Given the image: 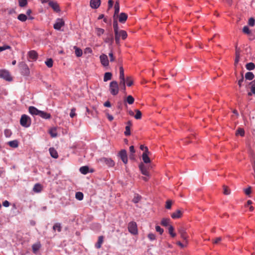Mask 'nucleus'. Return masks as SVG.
I'll list each match as a JSON object with an SVG mask.
<instances>
[{
  "instance_id": "obj_1",
  "label": "nucleus",
  "mask_w": 255,
  "mask_h": 255,
  "mask_svg": "<svg viewBox=\"0 0 255 255\" xmlns=\"http://www.w3.org/2000/svg\"><path fill=\"white\" fill-rule=\"evenodd\" d=\"M120 87L118 82L116 81H113L110 83L109 91L113 96H116L118 94Z\"/></svg>"
},
{
  "instance_id": "obj_2",
  "label": "nucleus",
  "mask_w": 255,
  "mask_h": 255,
  "mask_svg": "<svg viewBox=\"0 0 255 255\" xmlns=\"http://www.w3.org/2000/svg\"><path fill=\"white\" fill-rule=\"evenodd\" d=\"M20 124L23 127H29L31 125L30 117L26 115H22L20 120Z\"/></svg>"
},
{
  "instance_id": "obj_3",
  "label": "nucleus",
  "mask_w": 255,
  "mask_h": 255,
  "mask_svg": "<svg viewBox=\"0 0 255 255\" xmlns=\"http://www.w3.org/2000/svg\"><path fill=\"white\" fill-rule=\"evenodd\" d=\"M19 67L21 70V73L22 75L24 76H28L30 73L29 69L26 65V64L24 62H21L19 64Z\"/></svg>"
},
{
  "instance_id": "obj_4",
  "label": "nucleus",
  "mask_w": 255,
  "mask_h": 255,
  "mask_svg": "<svg viewBox=\"0 0 255 255\" xmlns=\"http://www.w3.org/2000/svg\"><path fill=\"white\" fill-rule=\"evenodd\" d=\"M99 161L102 163L105 164L109 167H114L115 163L111 158L107 157H102L99 159Z\"/></svg>"
},
{
  "instance_id": "obj_5",
  "label": "nucleus",
  "mask_w": 255,
  "mask_h": 255,
  "mask_svg": "<svg viewBox=\"0 0 255 255\" xmlns=\"http://www.w3.org/2000/svg\"><path fill=\"white\" fill-rule=\"evenodd\" d=\"M128 230L132 235H136L137 234V225L134 222H131L128 224Z\"/></svg>"
},
{
  "instance_id": "obj_6",
  "label": "nucleus",
  "mask_w": 255,
  "mask_h": 255,
  "mask_svg": "<svg viewBox=\"0 0 255 255\" xmlns=\"http://www.w3.org/2000/svg\"><path fill=\"white\" fill-rule=\"evenodd\" d=\"M178 231L180 235L181 238L185 241L186 244H187L188 236L186 232V229L183 227H180L178 229Z\"/></svg>"
},
{
  "instance_id": "obj_7",
  "label": "nucleus",
  "mask_w": 255,
  "mask_h": 255,
  "mask_svg": "<svg viewBox=\"0 0 255 255\" xmlns=\"http://www.w3.org/2000/svg\"><path fill=\"white\" fill-rule=\"evenodd\" d=\"M0 77L8 81H11L12 79L8 71L5 70H0Z\"/></svg>"
},
{
  "instance_id": "obj_8",
  "label": "nucleus",
  "mask_w": 255,
  "mask_h": 255,
  "mask_svg": "<svg viewBox=\"0 0 255 255\" xmlns=\"http://www.w3.org/2000/svg\"><path fill=\"white\" fill-rule=\"evenodd\" d=\"M64 21L61 18L57 19L55 23L53 25L55 29L60 30L61 28L64 25Z\"/></svg>"
},
{
  "instance_id": "obj_9",
  "label": "nucleus",
  "mask_w": 255,
  "mask_h": 255,
  "mask_svg": "<svg viewBox=\"0 0 255 255\" xmlns=\"http://www.w3.org/2000/svg\"><path fill=\"white\" fill-rule=\"evenodd\" d=\"M139 168L143 175L146 176H149L148 168L147 165H145L143 163H140L139 165Z\"/></svg>"
},
{
  "instance_id": "obj_10",
  "label": "nucleus",
  "mask_w": 255,
  "mask_h": 255,
  "mask_svg": "<svg viewBox=\"0 0 255 255\" xmlns=\"http://www.w3.org/2000/svg\"><path fill=\"white\" fill-rule=\"evenodd\" d=\"M101 63L104 67L108 66L109 64V61L107 55L102 54L100 56Z\"/></svg>"
},
{
  "instance_id": "obj_11",
  "label": "nucleus",
  "mask_w": 255,
  "mask_h": 255,
  "mask_svg": "<svg viewBox=\"0 0 255 255\" xmlns=\"http://www.w3.org/2000/svg\"><path fill=\"white\" fill-rule=\"evenodd\" d=\"M119 155L123 162L125 164H127L128 162L127 151L125 149H122L120 151Z\"/></svg>"
},
{
  "instance_id": "obj_12",
  "label": "nucleus",
  "mask_w": 255,
  "mask_h": 255,
  "mask_svg": "<svg viewBox=\"0 0 255 255\" xmlns=\"http://www.w3.org/2000/svg\"><path fill=\"white\" fill-rule=\"evenodd\" d=\"M149 152L148 148H146V151H144L142 155V158L145 163H149L150 162V159L148 156Z\"/></svg>"
},
{
  "instance_id": "obj_13",
  "label": "nucleus",
  "mask_w": 255,
  "mask_h": 255,
  "mask_svg": "<svg viewBox=\"0 0 255 255\" xmlns=\"http://www.w3.org/2000/svg\"><path fill=\"white\" fill-rule=\"evenodd\" d=\"M183 211L181 209H178L171 215L172 218L174 219H178L182 217L183 215Z\"/></svg>"
},
{
  "instance_id": "obj_14",
  "label": "nucleus",
  "mask_w": 255,
  "mask_h": 255,
  "mask_svg": "<svg viewBox=\"0 0 255 255\" xmlns=\"http://www.w3.org/2000/svg\"><path fill=\"white\" fill-rule=\"evenodd\" d=\"M49 5L52 8V9L56 11L59 12L60 11L59 6L56 2L50 1L48 3Z\"/></svg>"
},
{
  "instance_id": "obj_15",
  "label": "nucleus",
  "mask_w": 255,
  "mask_h": 255,
  "mask_svg": "<svg viewBox=\"0 0 255 255\" xmlns=\"http://www.w3.org/2000/svg\"><path fill=\"white\" fill-rule=\"evenodd\" d=\"M101 4V0H91L90 5L93 8H98Z\"/></svg>"
},
{
  "instance_id": "obj_16",
  "label": "nucleus",
  "mask_w": 255,
  "mask_h": 255,
  "mask_svg": "<svg viewBox=\"0 0 255 255\" xmlns=\"http://www.w3.org/2000/svg\"><path fill=\"white\" fill-rule=\"evenodd\" d=\"M28 111L29 113L32 115H38L40 113V111L38 110L37 108L33 106H30L29 107Z\"/></svg>"
},
{
  "instance_id": "obj_17",
  "label": "nucleus",
  "mask_w": 255,
  "mask_h": 255,
  "mask_svg": "<svg viewBox=\"0 0 255 255\" xmlns=\"http://www.w3.org/2000/svg\"><path fill=\"white\" fill-rule=\"evenodd\" d=\"M29 58L33 60H36L37 58L38 54L34 50H31L28 53Z\"/></svg>"
},
{
  "instance_id": "obj_18",
  "label": "nucleus",
  "mask_w": 255,
  "mask_h": 255,
  "mask_svg": "<svg viewBox=\"0 0 255 255\" xmlns=\"http://www.w3.org/2000/svg\"><path fill=\"white\" fill-rule=\"evenodd\" d=\"M128 18V15L126 13L122 12L119 17V20L121 23H125Z\"/></svg>"
},
{
  "instance_id": "obj_19",
  "label": "nucleus",
  "mask_w": 255,
  "mask_h": 255,
  "mask_svg": "<svg viewBox=\"0 0 255 255\" xmlns=\"http://www.w3.org/2000/svg\"><path fill=\"white\" fill-rule=\"evenodd\" d=\"M39 116L44 119H49L51 117V115L49 113L42 111H40Z\"/></svg>"
},
{
  "instance_id": "obj_20",
  "label": "nucleus",
  "mask_w": 255,
  "mask_h": 255,
  "mask_svg": "<svg viewBox=\"0 0 255 255\" xmlns=\"http://www.w3.org/2000/svg\"><path fill=\"white\" fill-rule=\"evenodd\" d=\"M50 155L54 158H57L58 154L57 151L53 148L50 147L49 149Z\"/></svg>"
},
{
  "instance_id": "obj_21",
  "label": "nucleus",
  "mask_w": 255,
  "mask_h": 255,
  "mask_svg": "<svg viewBox=\"0 0 255 255\" xmlns=\"http://www.w3.org/2000/svg\"><path fill=\"white\" fill-rule=\"evenodd\" d=\"M104 237L102 236L99 237L97 243L95 245V247L97 249H100L103 243Z\"/></svg>"
},
{
  "instance_id": "obj_22",
  "label": "nucleus",
  "mask_w": 255,
  "mask_h": 255,
  "mask_svg": "<svg viewBox=\"0 0 255 255\" xmlns=\"http://www.w3.org/2000/svg\"><path fill=\"white\" fill-rule=\"evenodd\" d=\"M41 247V245L39 243L34 244L32 246V249L33 253L36 254L37 251L39 250Z\"/></svg>"
},
{
  "instance_id": "obj_23",
  "label": "nucleus",
  "mask_w": 255,
  "mask_h": 255,
  "mask_svg": "<svg viewBox=\"0 0 255 255\" xmlns=\"http://www.w3.org/2000/svg\"><path fill=\"white\" fill-rule=\"evenodd\" d=\"M7 144L11 147L16 148L18 146V142L17 140H14L8 142Z\"/></svg>"
},
{
  "instance_id": "obj_24",
  "label": "nucleus",
  "mask_w": 255,
  "mask_h": 255,
  "mask_svg": "<svg viewBox=\"0 0 255 255\" xmlns=\"http://www.w3.org/2000/svg\"><path fill=\"white\" fill-rule=\"evenodd\" d=\"M89 168L87 166H84L80 167L79 170L83 174H86L89 172Z\"/></svg>"
},
{
  "instance_id": "obj_25",
  "label": "nucleus",
  "mask_w": 255,
  "mask_h": 255,
  "mask_svg": "<svg viewBox=\"0 0 255 255\" xmlns=\"http://www.w3.org/2000/svg\"><path fill=\"white\" fill-rule=\"evenodd\" d=\"M42 190V186L41 185L37 183L35 184V185L33 187V190L34 192L38 193L40 192Z\"/></svg>"
},
{
  "instance_id": "obj_26",
  "label": "nucleus",
  "mask_w": 255,
  "mask_h": 255,
  "mask_svg": "<svg viewBox=\"0 0 255 255\" xmlns=\"http://www.w3.org/2000/svg\"><path fill=\"white\" fill-rule=\"evenodd\" d=\"M119 35L120 38L121 37L123 40H125L127 37L128 34L126 31L121 30L119 31Z\"/></svg>"
},
{
  "instance_id": "obj_27",
  "label": "nucleus",
  "mask_w": 255,
  "mask_h": 255,
  "mask_svg": "<svg viewBox=\"0 0 255 255\" xmlns=\"http://www.w3.org/2000/svg\"><path fill=\"white\" fill-rule=\"evenodd\" d=\"M112 74L111 72L105 73L104 77V81L107 82L112 79Z\"/></svg>"
},
{
  "instance_id": "obj_28",
  "label": "nucleus",
  "mask_w": 255,
  "mask_h": 255,
  "mask_svg": "<svg viewBox=\"0 0 255 255\" xmlns=\"http://www.w3.org/2000/svg\"><path fill=\"white\" fill-rule=\"evenodd\" d=\"M74 48L75 50V54L77 57H80L82 55L83 52H82V50L81 49H80L76 46H74Z\"/></svg>"
},
{
  "instance_id": "obj_29",
  "label": "nucleus",
  "mask_w": 255,
  "mask_h": 255,
  "mask_svg": "<svg viewBox=\"0 0 255 255\" xmlns=\"http://www.w3.org/2000/svg\"><path fill=\"white\" fill-rule=\"evenodd\" d=\"M120 11V4L118 1H116L115 4V13L114 17L117 15Z\"/></svg>"
},
{
  "instance_id": "obj_30",
  "label": "nucleus",
  "mask_w": 255,
  "mask_h": 255,
  "mask_svg": "<svg viewBox=\"0 0 255 255\" xmlns=\"http://www.w3.org/2000/svg\"><path fill=\"white\" fill-rule=\"evenodd\" d=\"M254 74L251 72H248L245 74V78L247 80H252L254 79Z\"/></svg>"
},
{
  "instance_id": "obj_31",
  "label": "nucleus",
  "mask_w": 255,
  "mask_h": 255,
  "mask_svg": "<svg viewBox=\"0 0 255 255\" xmlns=\"http://www.w3.org/2000/svg\"><path fill=\"white\" fill-rule=\"evenodd\" d=\"M246 68L248 70H253L255 68V65L254 63L250 62L246 65Z\"/></svg>"
},
{
  "instance_id": "obj_32",
  "label": "nucleus",
  "mask_w": 255,
  "mask_h": 255,
  "mask_svg": "<svg viewBox=\"0 0 255 255\" xmlns=\"http://www.w3.org/2000/svg\"><path fill=\"white\" fill-rule=\"evenodd\" d=\"M113 28H114L115 34H119V31L120 30H119L118 24V22L117 21H115V20L114 21Z\"/></svg>"
},
{
  "instance_id": "obj_33",
  "label": "nucleus",
  "mask_w": 255,
  "mask_h": 255,
  "mask_svg": "<svg viewBox=\"0 0 255 255\" xmlns=\"http://www.w3.org/2000/svg\"><path fill=\"white\" fill-rule=\"evenodd\" d=\"M169 219L163 218L161 221V225L163 226H167L169 223Z\"/></svg>"
},
{
  "instance_id": "obj_34",
  "label": "nucleus",
  "mask_w": 255,
  "mask_h": 255,
  "mask_svg": "<svg viewBox=\"0 0 255 255\" xmlns=\"http://www.w3.org/2000/svg\"><path fill=\"white\" fill-rule=\"evenodd\" d=\"M53 230L54 231H56V230L58 231V232H60L61 231V224L60 223H56L53 226Z\"/></svg>"
},
{
  "instance_id": "obj_35",
  "label": "nucleus",
  "mask_w": 255,
  "mask_h": 255,
  "mask_svg": "<svg viewBox=\"0 0 255 255\" xmlns=\"http://www.w3.org/2000/svg\"><path fill=\"white\" fill-rule=\"evenodd\" d=\"M75 197L77 200L81 201L83 200L84 195L82 192H78L76 193Z\"/></svg>"
},
{
  "instance_id": "obj_36",
  "label": "nucleus",
  "mask_w": 255,
  "mask_h": 255,
  "mask_svg": "<svg viewBox=\"0 0 255 255\" xmlns=\"http://www.w3.org/2000/svg\"><path fill=\"white\" fill-rule=\"evenodd\" d=\"M126 101L128 104L131 105L134 103V99L132 96L129 95L127 97Z\"/></svg>"
},
{
  "instance_id": "obj_37",
  "label": "nucleus",
  "mask_w": 255,
  "mask_h": 255,
  "mask_svg": "<svg viewBox=\"0 0 255 255\" xmlns=\"http://www.w3.org/2000/svg\"><path fill=\"white\" fill-rule=\"evenodd\" d=\"M168 232L170 236L174 238L176 236V234L174 233V228L172 226H170L168 228Z\"/></svg>"
},
{
  "instance_id": "obj_38",
  "label": "nucleus",
  "mask_w": 255,
  "mask_h": 255,
  "mask_svg": "<svg viewBox=\"0 0 255 255\" xmlns=\"http://www.w3.org/2000/svg\"><path fill=\"white\" fill-rule=\"evenodd\" d=\"M17 18L21 21L24 22L26 20L27 17L24 14H20L18 15Z\"/></svg>"
},
{
  "instance_id": "obj_39",
  "label": "nucleus",
  "mask_w": 255,
  "mask_h": 255,
  "mask_svg": "<svg viewBox=\"0 0 255 255\" xmlns=\"http://www.w3.org/2000/svg\"><path fill=\"white\" fill-rule=\"evenodd\" d=\"M135 112L136 113V114L134 116L135 119L136 120L140 119L142 115L141 112L137 109L135 110Z\"/></svg>"
},
{
  "instance_id": "obj_40",
  "label": "nucleus",
  "mask_w": 255,
  "mask_h": 255,
  "mask_svg": "<svg viewBox=\"0 0 255 255\" xmlns=\"http://www.w3.org/2000/svg\"><path fill=\"white\" fill-rule=\"evenodd\" d=\"M141 198V197L140 195H139L138 194H135L132 199V202H134V203H137L140 200Z\"/></svg>"
},
{
  "instance_id": "obj_41",
  "label": "nucleus",
  "mask_w": 255,
  "mask_h": 255,
  "mask_svg": "<svg viewBox=\"0 0 255 255\" xmlns=\"http://www.w3.org/2000/svg\"><path fill=\"white\" fill-rule=\"evenodd\" d=\"M104 29L101 28H96V33L97 35L99 36H101L104 33Z\"/></svg>"
},
{
  "instance_id": "obj_42",
  "label": "nucleus",
  "mask_w": 255,
  "mask_h": 255,
  "mask_svg": "<svg viewBox=\"0 0 255 255\" xmlns=\"http://www.w3.org/2000/svg\"><path fill=\"white\" fill-rule=\"evenodd\" d=\"M45 64L46 65V66L49 67V68H51L53 66V60L51 58H49V59H48L46 61H45Z\"/></svg>"
},
{
  "instance_id": "obj_43",
  "label": "nucleus",
  "mask_w": 255,
  "mask_h": 255,
  "mask_svg": "<svg viewBox=\"0 0 255 255\" xmlns=\"http://www.w3.org/2000/svg\"><path fill=\"white\" fill-rule=\"evenodd\" d=\"M236 135H240L242 136H243L245 134L244 130L243 128H239L237 129L236 133Z\"/></svg>"
},
{
  "instance_id": "obj_44",
  "label": "nucleus",
  "mask_w": 255,
  "mask_h": 255,
  "mask_svg": "<svg viewBox=\"0 0 255 255\" xmlns=\"http://www.w3.org/2000/svg\"><path fill=\"white\" fill-rule=\"evenodd\" d=\"M19 5L20 7H24L27 3V0H18Z\"/></svg>"
},
{
  "instance_id": "obj_45",
  "label": "nucleus",
  "mask_w": 255,
  "mask_h": 255,
  "mask_svg": "<svg viewBox=\"0 0 255 255\" xmlns=\"http://www.w3.org/2000/svg\"><path fill=\"white\" fill-rule=\"evenodd\" d=\"M120 79L125 78L124 70L122 66L120 67Z\"/></svg>"
},
{
  "instance_id": "obj_46",
  "label": "nucleus",
  "mask_w": 255,
  "mask_h": 255,
  "mask_svg": "<svg viewBox=\"0 0 255 255\" xmlns=\"http://www.w3.org/2000/svg\"><path fill=\"white\" fill-rule=\"evenodd\" d=\"M251 92L252 93L255 94V79L251 82Z\"/></svg>"
},
{
  "instance_id": "obj_47",
  "label": "nucleus",
  "mask_w": 255,
  "mask_h": 255,
  "mask_svg": "<svg viewBox=\"0 0 255 255\" xmlns=\"http://www.w3.org/2000/svg\"><path fill=\"white\" fill-rule=\"evenodd\" d=\"M126 82L127 86L128 87L131 86L133 84V81L131 80L130 77H128L126 78Z\"/></svg>"
},
{
  "instance_id": "obj_48",
  "label": "nucleus",
  "mask_w": 255,
  "mask_h": 255,
  "mask_svg": "<svg viewBox=\"0 0 255 255\" xmlns=\"http://www.w3.org/2000/svg\"><path fill=\"white\" fill-rule=\"evenodd\" d=\"M224 194L225 195H229L230 194V190L227 186H223Z\"/></svg>"
},
{
  "instance_id": "obj_49",
  "label": "nucleus",
  "mask_w": 255,
  "mask_h": 255,
  "mask_svg": "<svg viewBox=\"0 0 255 255\" xmlns=\"http://www.w3.org/2000/svg\"><path fill=\"white\" fill-rule=\"evenodd\" d=\"M49 133L50 134L51 136L53 137H55L57 136V133L55 129H51V130H50Z\"/></svg>"
},
{
  "instance_id": "obj_50",
  "label": "nucleus",
  "mask_w": 255,
  "mask_h": 255,
  "mask_svg": "<svg viewBox=\"0 0 255 255\" xmlns=\"http://www.w3.org/2000/svg\"><path fill=\"white\" fill-rule=\"evenodd\" d=\"M130 127H129V126L126 127V130L125 131V134L126 136H128V135H130Z\"/></svg>"
},
{
  "instance_id": "obj_51",
  "label": "nucleus",
  "mask_w": 255,
  "mask_h": 255,
  "mask_svg": "<svg viewBox=\"0 0 255 255\" xmlns=\"http://www.w3.org/2000/svg\"><path fill=\"white\" fill-rule=\"evenodd\" d=\"M172 206V201L171 200H167L166 202L165 208L167 209H170Z\"/></svg>"
},
{
  "instance_id": "obj_52",
  "label": "nucleus",
  "mask_w": 255,
  "mask_h": 255,
  "mask_svg": "<svg viewBox=\"0 0 255 255\" xmlns=\"http://www.w3.org/2000/svg\"><path fill=\"white\" fill-rule=\"evenodd\" d=\"M255 20L254 18L253 17H251L249 20V22H248V24L251 26H253L254 25H255Z\"/></svg>"
},
{
  "instance_id": "obj_53",
  "label": "nucleus",
  "mask_w": 255,
  "mask_h": 255,
  "mask_svg": "<svg viewBox=\"0 0 255 255\" xmlns=\"http://www.w3.org/2000/svg\"><path fill=\"white\" fill-rule=\"evenodd\" d=\"M76 109L73 108L71 110V112L70 113V116L71 118H73L76 116Z\"/></svg>"
},
{
  "instance_id": "obj_54",
  "label": "nucleus",
  "mask_w": 255,
  "mask_h": 255,
  "mask_svg": "<svg viewBox=\"0 0 255 255\" xmlns=\"http://www.w3.org/2000/svg\"><path fill=\"white\" fill-rule=\"evenodd\" d=\"M156 231L159 232L160 235H161L163 232V229H162L160 226H156L155 227Z\"/></svg>"
},
{
  "instance_id": "obj_55",
  "label": "nucleus",
  "mask_w": 255,
  "mask_h": 255,
  "mask_svg": "<svg viewBox=\"0 0 255 255\" xmlns=\"http://www.w3.org/2000/svg\"><path fill=\"white\" fill-rule=\"evenodd\" d=\"M120 81L119 85V87L122 86L126 85V80L125 78L120 79Z\"/></svg>"
},
{
  "instance_id": "obj_56",
  "label": "nucleus",
  "mask_w": 255,
  "mask_h": 255,
  "mask_svg": "<svg viewBox=\"0 0 255 255\" xmlns=\"http://www.w3.org/2000/svg\"><path fill=\"white\" fill-rule=\"evenodd\" d=\"M11 47L10 46H8V45H3L2 46H0V52L3 51V50H5L6 49H10Z\"/></svg>"
},
{
  "instance_id": "obj_57",
  "label": "nucleus",
  "mask_w": 255,
  "mask_h": 255,
  "mask_svg": "<svg viewBox=\"0 0 255 255\" xmlns=\"http://www.w3.org/2000/svg\"><path fill=\"white\" fill-rule=\"evenodd\" d=\"M243 31L246 34H249L250 33V30L247 26H245L243 27Z\"/></svg>"
},
{
  "instance_id": "obj_58",
  "label": "nucleus",
  "mask_w": 255,
  "mask_h": 255,
  "mask_svg": "<svg viewBox=\"0 0 255 255\" xmlns=\"http://www.w3.org/2000/svg\"><path fill=\"white\" fill-rule=\"evenodd\" d=\"M4 134L6 137H8L11 134V132L9 129H6L4 130Z\"/></svg>"
},
{
  "instance_id": "obj_59",
  "label": "nucleus",
  "mask_w": 255,
  "mask_h": 255,
  "mask_svg": "<svg viewBox=\"0 0 255 255\" xmlns=\"http://www.w3.org/2000/svg\"><path fill=\"white\" fill-rule=\"evenodd\" d=\"M148 238L150 241H153L155 240V236L152 233H150L148 235Z\"/></svg>"
},
{
  "instance_id": "obj_60",
  "label": "nucleus",
  "mask_w": 255,
  "mask_h": 255,
  "mask_svg": "<svg viewBox=\"0 0 255 255\" xmlns=\"http://www.w3.org/2000/svg\"><path fill=\"white\" fill-rule=\"evenodd\" d=\"M115 41H116V43L117 44H119L120 43V35H119V34H115Z\"/></svg>"
},
{
  "instance_id": "obj_61",
  "label": "nucleus",
  "mask_w": 255,
  "mask_h": 255,
  "mask_svg": "<svg viewBox=\"0 0 255 255\" xmlns=\"http://www.w3.org/2000/svg\"><path fill=\"white\" fill-rule=\"evenodd\" d=\"M222 241L221 237L217 238L215 240L213 241V243L217 244Z\"/></svg>"
},
{
  "instance_id": "obj_62",
  "label": "nucleus",
  "mask_w": 255,
  "mask_h": 255,
  "mask_svg": "<svg viewBox=\"0 0 255 255\" xmlns=\"http://www.w3.org/2000/svg\"><path fill=\"white\" fill-rule=\"evenodd\" d=\"M245 192L246 195H250L251 193V187H249V188L246 189L245 190Z\"/></svg>"
},
{
  "instance_id": "obj_63",
  "label": "nucleus",
  "mask_w": 255,
  "mask_h": 255,
  "mask_svg": "<svg viewBox=\"0 0 255 255\" xmlns=\"http://www.w3.org/2000/svg\"><path fill=\"white\" fill-rule=\"evenodd\" d=\"M114 1L113 0H109L108 1V7L109 9L112 8L113 6Z\"/></svg>"
},
{
  "instance_id": "obj_64",
  "label": "nucleus",
  "mask_w": 255,
  "mask_h": 255,
  "mask_svg": "<svg viewBox=\"0 0 255 255\" xmlns=\"http://www.w3.org/2000/svg\"><path fill=\"white\" fill-rule=\"evenodd\" d=\"M109 57H110V61L111 62L114 61L115 60V57L114 56L113 52H110L109 54Z\"/></svg>"
}]
</instances>
